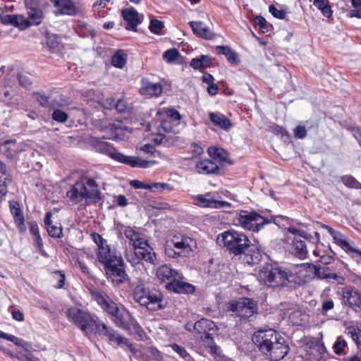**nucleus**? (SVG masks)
Here are the masks:
<instances>
[{"label":"nucleus","mask_w":361,"mask_h":361,"mask_svg":"<svg viewBox=\"0 0 361 361\" xmlns=\"http://www.w3.org/2000/svg\"><path fill=\"white\" fill-rule=\"evenodd\" d=\"M91 295L103 310L112 317L118 326L135 334L138 339L144 340L145 332L129 312L120 310L114 302L108 300L97 290H91Z\"/></svg>","instance_id":"f257e3e1"},{"label":"nucleus","mask_w":361,"mask_h":361,"mask_svg":"<svg viewBox=\"0 0 361 361\" xmlns=\"http://www.w3.org/2000/svg\"><path fill=\"white\" fill-rule=\"evenodd\" d=\"M99 179L100 176L98 173L81 176L67 191V198L73 204H77L82 200L87 204L98 202L101 200V192L97 183Z\"/></svg>","instance_id":"f03ea898"},{"label":"nucleus","mask_w":361,"mask_h":361,"mask_svg":"<svg viewBox=\"0 0 361 361\" xmlns=\"http://www.w3.org/2000/svg\"><path fill=\"white\" fill-rule=\"evenodd\" d=\"M217 240L221 242L226 250L235 256L244 254L251 243L245 233L234 229H230L219 234Z\"/></svg>","instance_id":"7ed1b4c3"},{"label":"nucleus","mask_w":361,"mask_h":361,"mask_svg":"<svg viewBox=\"0 0 361 361\" xmlns=\"http://www.w3.org/2000/svg\"><path fill=\"white\" fill-rule=\"evenodd\" d=\"M66 315L69 322L74 324L86 335L94 334L100 322L94 314L76 307L68 308Z\"/></svg>","instance_id":"20e7f679"},{"label":"nucleus","mask_w":361,"mask_h":361,"mask_svg":"<svg viewBox=\"0 0 361 361\" xmlns=\"http://www.w3.org/2000/svg\"><path fill=\"white\" fill-rule=\"evenodd\" d=\"M291 274L278 267L267 265L259 272V280L270 287L287 286L288 283L293 282Z\"/></svg>","instance_id":"39448f33"},{"label":"nucleus","mask_w":361,"mask_h":361,"mask_svg":"<svg viewBox=\"0 0 361 361\" xmlns=\"http://www.w3.org/2000/svg\"><path fill=\"white\" fill-rule=\"evenodd\" d=\"M133 297L135 302L150 311H157L164 307L162 305V294L160 292H149L145 288L144 284L135 286Z\"/></svg>","instance_id":"423d86ee"},{"label":"nucleus","mask_w":361,"mask_h":361,"mask_svg":"<svg viewBox=\"0 0 361 361\" xmlns=\"http://www.w3.org/2000/svg\"><path fill=\"white\" fill-rule=\"evenodd\" d=\"M100 149L102 152L106 154L113 159L129 165L132 167L146 169L157 164V161L154 160L148 161L140 157L126 156L116 149L110 143L108 142H104L102 144Z\"/></svg>","instance_id":"0eeeda50"},{"label":"nucleus","mask_w":361,"mask_h":361,"mask_svg":"<svg viewBox=\"0 0 361 361\" xmlns=\"http://www.w3.org/2000/svg\"><path fill=\"white\" fill-rule=\"evenodd\" d=\"M196 246L194 239L184 235H174L168 240L165 246V254L171 258H176L181 255H188Z\"/></svg>","instance_id":"6e6552de"},{"label":"nucleus","mask_w":361,"mask_h":361,"mask_svg":"<svg viewBox=\"0 0 361 361\" xmlns=\"http://www.w3.org/2000/svg\"><path fill=\"white\" fill-rule=\"evenodd\" d=\"M239 225L244 229L257 232L266 225L265 217L255 211L247 212L242 210L238 216Z\"/></svg>","instance_id":"1a4fd4ad"},{"label":"nucleus","mask_w":361,"mask_h":361,"mask_svg":"<svg viewBox=\"0 0 361 361\" xmlns=\"http://www.w3.org/2000/svg\"><path fill=\"white\" fill-rule=\"evenodd\" d=\"M228 310L242 319H247L257 312V303L251 298H241L238 300L231 301Z\"/></svg>","instance_id":"9d476101"},{"label":"nucleus","mask_w":361,"mask_h":361,"mask_svg":"<svg viewBox=\"0 0 361 361\" xmlns=\"http://www.w3.org/2000/svg\"><path fill=\"white\" fill-rule=\"evenodd\" d=\"M279 332L272 329H259L252 336V341L259 350L266 355L270 350V344L277 338Z\"/></svg>","instance_id":"9b49d317"},{"label":"nucleus","mask_w":361,"mask_h":361,"mask_svg":"<svg viewBox=\"0 0 361 361\" xmlns=\"http://www.w3.org/2000/svg\"><path fill=\"white\" fill-rule=\"evenodd\" d=\"M104 269L106 278L117 285L123 283L128 279L123 257H119L115 262L109 264Z\"/></svg>","instance_id":"f8f14e48"},{"label":"nucleus","mask_w":361,"mask_h":361,"mask_svg":"<svg viewBox=\"0 0 361 361\" xmlns=\"http://www.w3.org/2000/svg\"><path fill=\"white\" fill-rule=\"evenodd\" d=\"M270 350L266 354L271 360L279 361L283 359L289 351V346L286 343L285 338L279 334L277 338L270 344Z\"/></svg>","instance_id":"ddd939ff"},{"label":"nucleus","mask_w":361,"mask_h":361,"mask_svg":"<svg viewBox=\"0 0 361 361\" xmlns=\"http://www.w3.org/2000/svg\"><path fill=\"white\" fill-rule=\"evenodd\" d=\"M342 302L355 311L361 309V294L353 286H345L341 290Z\"/></svg>","instance_id":"4468645a"},{"label":"nucleus","mask_w":361,"mask_h":361,"mask_svg":"<svg viewBox=\"0 0 361 361\" xmlns=\"http://www.w3.org/2000/svg\"><path fill=\"white\" fill-rule=\"evenodd\" d=\"M134 254L135 256V259H128V261L133 265H135L140 260H144L151 264H155L156 263V253L148 242L146 243V245L134 248Z\"/></svg>","instance_id":"2eb2a0df"},{"label":"nucleus","mask_w":361,"mask_h":361,"mask_svg":"<svg viewBox=\"0 0 361 361\" xmlns=\"http://www.w3.org/2000/svg\"><path fill=\"white\" fill-rule=\"evenodd\" d=\"M44 0H27L26 6L27 7L28 18H27V23L28 27L32 25H39L43 19V13L39 8L42 2Z\"/></svg>","instance_id":"dca6fc26"},{"label":"nucleus","mask_w":361,"mask_h":361,"mask_svg":"<svg viewBox=\"0 0 361 361\" xmlns=\"http://www.w3.org/2000/svg\"><path fill=\"white\" fill-rule=\"evenodd\" d=\"M94 334L104 336L107 337L111 342H114L118 345L122 346L123 343H127L126 338L120 336L116 331L108 326L101 321L99 322Z\"/></svg>","instance_id":"f3484780"},{"label":"nucleus","mask_w":361,"mask_h":361,"mask_svg":"<svg viewBox=\"0 0 361 361\" xmlns=\"http://www.w3.org/2000/svg\"><path fill=\"white\" fill-rule=\"evenodd\" d=\"M200 348L198 353L201 355H204L208 353L213 356H220V348L214 343L213 338L209 334L202 335L200 340Z\"/></svg>","instance_id":"a211bd4d"},{"label":"nucleus","mask_w":361,"mask_h":361,"mask_svg":"<svg viewBox=\"0 0 361 361\" xmlns=\"http://www.w3.org/2000/svg\"><path fill=\"white\" fill-rule=\"evenodd\" d=\"M97 256L98 261L103 264L104 268L115 262L119 257H122L121 254L117 253L115 250H111L109 245L97 248Z\"/></svg>","instance_id":"6ab92c4d"},{"label":"nucleus","mask_w":361,"mask_h":361,"mask_svg":"<svg viewBox=\"0 0 361 361\" xmlns=\"http://www.w3.org/2000/svg\"><path fill=\"white\" fill-rule=\"evenodd\" d=\"M156 276L160 283H166V284L176 278H183L180 273L172 269L171 267L168 264H163L157 267L156 270Z\"/></svg>","instance_id":"aec40b11"},{"label":"nucleus","mask_w":361,"mask_h":361,"mask_svg":"<svg viewBox=\"0 0 361 361\" xmlns=\"http://www.w3.org/2000/svg\"><path fill=\"white\" fill-rule=\"evenodd\" d=\"M180 279L176 278L172 281L167 283L165 285L166 288L168 290L179 294H191L195 293V286L188 282L180 281Z\"/></svg>","instance_id":"412c9836"},{"label":"nucleus","mask_w":361,"mask_h":361,"mask_svg":"<svg viewBox=\"0 0 361 361\" xmlns=\"http://www.w3.org/2000/svg\"><path fill=\"white\" fill-rule=\"evenodd\" d=\"M122 16L128 23L127 30L136 31L137 25L142 21L143 16H140L138 12L133 7L122 11Z\"/></svg>","instance_id":"4be33fe9"},{"label":"nucleus","mask_w":361,"mask_h":361,"mask_svg":"<svg viewBox=\"0 0 361 361\" xmlns=\"http://www.w3.org/2000/svg\"><path fill=\"white\" fill-rule=\"evenodd\" d=\"M2 25H11L18 28L20 30H24L28 28L27 23V18L21 14H6L3 13Z\"/></svg>","instance_id":"5701e85b"},{"label":"nucleus","mask_w":361,"mask_h":361,"mask_svg":"<svg viewBox=\"0 0 361 361\" xmlns=\"http://www.w3.org/2000/svg\"><path fill=\"white\" fill-rule=\"evenodd\" d=\"M296 274L298 275V281L295 283H305L313 280V269L314 264L312 263H302L297 265Z\"/></svg>","instance_id":"b1692460"},{"label":"nucleus","mask_w":361,"mask_h":361,"mask_svg":"<svg viewBox=\"0 0 361 361\" xmlns=\"http://www.w3.org/2000/svg\"><path fill=\"white\" fill-rule=\"evenodd\" d=\"M195 35L204 39H212L214 34L208 26L202 21H190L188 23Z\"/></svg>","instance_id":"393cba45"},{"label":"nucleus","mask_w":361,"mask_h":361,"mask_svg":"<svg viewBox=\"0 0 361 361\" xmlns=\"http://www.w3.org/2000/svg\"><path fill=\"white\" fill-rule=\"evenodd\" d=\"M195 199L197 200V204L202 207L222 208L228 204L225 201L214 200L209 192L204 195H198Z\"/></svg>","instance_id":"a878e982"},{"label":"nucleus","mask_w":361,"mask_h":361,"mask_svg":"<svg viewBox=\"0 0 361 361\" xmlns=\"http://www.w3.org/2000/svg\"><path fill=\"white\" fill-rule=\"evenodd\" d=\"M177 123L170 121V119H164L161 121L159 126H152L151 123H148L147 126V131L151 132L152 133H157L159 135H162V133H176Z\"/></svg>","instance_id":"bb28decb"},{"label":"nucleus","mask_w":361,"mask_h":361,"mask_svg":"<svg viewBox=\"0 0 361 361\" xmlns=\"http://www.w3.org/2000/svg\"><path fill=\"white\" fill-rule=\"evenodd\" d=\"M124 235L126 238L129 240V243L133 248L146 245V243L148 242L147 240L145 238L143 234L136 231L133 228L130 226L126 228Z\"/></svg>","instance_id":"cd10ccee"},{"label":"nucleus","mask_w":361,"mask_h":361,"mask_svg":"<svg viewBox=\"0 0 361 361\" xmlns=\"http://www.w3.org/2000/svg\"><path fill=\"white\" fill-rule=\"evenodd\" d=\"M54 6L56 8V14L73 16L76 13V8L71 0H54Z\"/></svg>","instance_id":"c85d7f7f"},{"label":"nucleus","mask_w":361,"mask_h":361,"mask_svg":"<svg viewBox=\"0 0 361 361\" xmlns=\"http://www.w3.org/2000/svg\"><path fill=\"white\" fill-rule=\"evenodd\" d=\"M195 170L198 173L209 175L217 174L220 169L216 164L213 161L210 159H204L196 164Z\"/></svg>","instance_id":"c756f323"},{"label":"nucleus","mask_w":361,"mask_h":361,"mask_svg":"<svg viewBox=\"0 0 361 361\" xmlns=\"http://www.w3.org/2000/svg\"><path fill=\"white\" fill-rule=\"evenodd\" d=\"M291 252L300 259H306L308 255V250L305 242L295 237L291 242Z\"/></svg>","instance_id":"7c9ffc66"},{"label":"nucleus","mask_w":361,"mask_h":361,"mask_svg":"<svg viewBox=\"0 0 361 361\" xmlns=\"http://www.w3.org/2000/svg\"><path fill=\"white\" fill-rule=\"evenodd\" d=\"M140 92L148 97H159L162 92V85L159 82H151L149 81H142Z\"/></svg>","instance_id":"2f4dec72"},{"label":"nucleus","mask_w":361,"mask_h":361,"mask_svg":"<svg viewBox=\"0 0 361 361\" xmlns=\"http://www.w3.org/2000/svg\"><path fill=\"white\" fill-rule=\"evenodd\" d=\"M2 153L8 159L16 157L20 152L16 140H7L2 143Z\"/></svg>","instance_id":"473e14b6"},{"label":"nucleus","mask_w":361,"mask_h":361,"mask_svg":"<svg viewBox=\"0 0 361 361\" xmlns=\"http://www.w3.org/2000/svg\"><path fill=\"white\" fill-rule=\"evenodd\" d=\"M51 216L52 214L51 212H48L46 213L44 221L47 231L49 235L52 238H61L63 235L62 228L61 226L52 225Z\"/></svg>","instance_id":"72a5a7b5"},{"label":"nucleus","mask_w":361,"mask_h":361,"mask_svg":"<svg viewBox=\"0 0 361 361\" xmlns=\"http://www.w3.org/2000/svg\"><path fill=\"white\" fill-rule=\"evenodd\" d=\"M210 121L221 129L227 130L231 126V121L224 114L212 112L209 114Z\"/></svg>","instance_id":"f704fd0d"},{"label":"nucleus","mask_w":361,"mask_h":361,"mask_svg":"<svg viewBox=\"0 0 361 361\" xmlns=\"http://www.w3.org/2000/svg\"><path fill=\"white\" fill-rule=\"evenodd\" d=\"M215 326L212 320L202 318L195 323L193 329L197 333L205 335L209 334L208 331L214 329Z\"/></svg>","instance_id":"c9c22d12"},{"label":"nucleus","mask_w":361,"mask_h":361,"mask_svg":"<svg viewBox=\"0 0 361 361\" xmlns=\"http://www.w3.org/2000/svg\"><path fill=\"white\" fill-rule=\"evenodd\" d=\"M216 51L218 54L224 55L232 64H236L239 61L237 53L228 46H216Z\"/></svg>","instance_id":"e433bc0d"},{"label":"nucleus","mask_w":361,"mask_h":361,"mask_svg":"<svg viewBox=\"0 0 361 361\" xmlns=\"http://www.w3.org/2000/svg\"><path fill=\"white\" fill-rule=\"evenodd\" d=\"M212 63L211 57L208 55H201L199 57L194 58L190 61V66L195 70L206 68L209 67Z\"/></svg>","instance_id":"4c0bfd02"},{"label":"nucleus","mask_w":361,"mask_h":361,"mask_svg":"<svg viewBox=\"0 0 361 361\" xmlns=\"http://www.w3.org/2000/svg\"><path fill=\"white\" fill-rule=\"evenodd\" d=\"M126 61L127 54L123 50L116 51L111 58V64L118 68H122Z\"/></svg>","instance_id":"58836bf2"},{"label":"nucleus","mask_w":361,"mask_h":361,"mask_svg":"<svg viewBox=\"0 0 361 361\" xmlns=\"http://www.w3.org/2000/svg\"><path fill=\"white\" fill-rule=\"evenodd\" d=\"M335 243L339 245L342 249H343L347 252H356L357 250L354 249L349 243L345 240L343 238V235L338 232V235H335L334 238Z\"/></svg>","instance_id":"ea45409f"},{"label":"nucleus","mask_w":361,"mask_h":361,"mask_svg":"<svg viewBox=\"0 0 361 361\" xmlns=\"http://www.w3.org/2000/svg\"><path fill=\"white\" fill-rule=\"evenodd\" d=\"M180 58V54L177 49L172 48L164 51L163 54V59L166 62L172 63L179 60Z\"/></svg>","instance_id":"a19ab883"},{"label":"nucleus","mask_w":361,"mask_h":361,"mask_svg":"<svg viewBox=\"0 0 361 361\" xmlns=\"http://www.w3.org/2000/svg\"><path fill=\"white\" fill-rule=\"evenodd\" d=\"M313 4L322 11L325 17L330 18L332 15V11L325 0H314Z\"/></svg>","instance_id":"79ce46f5"},{"label":"nucleus","mask_w":361,"mask_h":361,"mask_svg":"<svg viewBox=\"0 0 361 361\" xmlns=\"http://www.w3.org/2000/svg\"><path fill=\"white\" fill-rule=\"evenodd\" d=\"M341 180L349 188L361 189V183L350 175H346L341 177Z\"/></svg>","instance_id":"37998d69"},{"label":"nucleus","mask_w":361,"mask_h":361,"mask_svg":"<svg viewBox=\"0 0 361 361\" xmlns=\"http://www.w3.org/2000/svg\"><path fill=\"white\" fill-rule=\"evenodd\" d=\"M149 360H159L161 358V353L154 347H147L142 349L140 353Z\"/></svg>","instance_id":"c03bdc74"},{"label":"nucleus","mask_w":361,"mask_h":361,"mask_svg":"<svg viewBox=\"0 0 361 361\" xmlns=\"http://www.w3.org/2000/svg\"><path fill=\"white\" fill-rule=\"evenodd\" d=\"M266 224L274 223L276 226L281 227L285 226V223H287L288 218L282 215L278 216H270L265 217Z\"/></svg>","instance_id":"a18cd8bd"},{"label":"nucleus","mask_w":361,"mask_h":361,"mask_svg":"<svg viewBox=\"0 0 361 361\" xmlns=\"http://www.w3.org/2000/svg\"><path fill=\"white\" fill-rule=\"evenodd\" d=\"M353 9L350 10L348 16L350 18H361V0H351Z\"/></svg>","instance_id":"49530a36"},{"label":"nucleus","mask_w":361,"mask_h":361,"mask_svg":"<svg viewBox=\"0 0 361 361\" xmlns=\"http://www.w3.org/2000/svg\"><path fill=\"white\" fill-rule=\"evenodd\" d=\"M348 334L350 335L352 339L356 343L357 348L361 350V329L355 328L348 329Z\"/></svg>","instance_id":"de8ad7c7"},{"label":"nucleus","mask_w":361,"mask_h":361,"mask_svg":"<svg viewBox=\"0 0 361 361\" xmlns=\"http://www.w3.org/2000/svg\"><path fill=\"white\" fill-rule=\"evenodd\" d=\"M346 346L347 343L345 340L341 336H339L337 338L336 342L334 343L333 348L335 353L339 355L343 352Z\"/></svg>","instance_id":"09e8293b"},{"label":"nucleus","mask_w":361,"mask_h":361,"mask_svg":"<svg viewBox=\"0 0 361 361\" xmlns=\"http://www.w3.org/2000/svg\"><path fill=\"white\" fill-rule=\"evenodd\" d=\"M171 348L177 353L182 358H183L185 361H191L192 357L190 354L186 351V350L177 344H173L171 345Z\"/></svg>","instance_id":"8fccbe9b"},{"label":"nucleus","mask_w":361,"mask_h":361,"mask_svg":"<svg viewBox=\"0 0 361 361\" xmlns=\"http://www.w3.org/2000/svg\"><path fill=\"white\" fill-rule=\"evenodd\" d=\"M68 118V114L60 109H56L53 111L52 119L55 121L65 123Z\"/></svg>","instance_id":"3c124183"},{"label":"nucleus","mask_w":361,"mask_h":361,"mask_svg":"<svg viewBox=\"0 0 361 361\" xmlns=\"http://www.w3.org/2000/svg\"><path fill=\"white\" fill-rule=\"evenodd\" d=\"M11 181L12 180L9 177L0 176V194L2 196L6 195L8 192L7 187L11 183Z\"/></svg>","instance_id":"603ef678"},{"label":"nucleus","mask_w":361,"mask_h":361,"mask_svg":"<svg viewBox=\"0 0 361 361\" xmlns=\"http://www.w3.org/2000/svg\"><path fill=\"white\" fill-rule=\"evenodd\" d=\"M163 27H164L163 22H161L159 20H157V19L151 20L149 28L152 32L155 33V34H159L161 32Z\"/></svg>","instance_id":"864d4df0"},{"label":"nucleus","mask_w":361,"mask_h":361,"mask_svg":"<svg viewBox=\"0 0 361 361\" xmlns=\"http://www.w3.org/2000/svg\"><path fill=\"white\" fill-rule=\"evenodd\" d=\"M167 119H170V121L176 123L177 124L179 123L180 120L181 119V115L180 113L175 109H169L167 112Z\"/></svg>","instance_id":"5fc2aeb1"},{"label":"nucleus","mask_w":361,"mask_h":361,"mask_svg":"<svg viewBox=\"0 0 361 361\" xmlns=\"http://www.w3.org/2000/svg\"><path fill=\"white\" fill-rule=\"evenodd\" d=\"M46 43L48 47L51 49H54L59 44V37L55 35H47L46 37Z\"/></svg>","instance_id":"6e6d98bb"},{"label":"nucleus","mask_w":361,"mask_h":361,"mask_svg":"<svg viewBox=\"0 0 361 361\" xmlns=\"http://www.w3.org/2000/svg\"><path fill=\"white\" fill-rule=\"evenodd\" d=\"M14 223L16 225L17 228L21 233H24L26 231V226L25 224V219L23 214L15 216Z\"/></svg>","instance_id":"4d7b16f0"},{"label":"nucleus","mask_w":361,"mask_h":361,"mask_svg":"<svg viewBox=\"0 0 361 361\" xmlns=\"http://www.w3.org/2000/svg\"><path fill=\"white\" fill-rule=\"evenodd\" d=\"M269 11L274 17L279 19H284L286 16V12L285 11L278 10L274 5L269 6Z\"/></svg>","instance_id":"13d9d810"},{"label":"nucleus","mask_w":361,"mask_h":361,"mask_svg":"<svg viewBox=\"0 0 361 361\" xmlns=\"http://www.w3.org/2000/svg\"><path fill=\"white\" fill-rule=\"evenodd\" d=\"M94 242L97 244V248L104 247L108 245L106 240L104 239L101 235L94 233L92 235Z\"/></svg>","instance_id":"bf43d9fd"},{"label":"nucleus","mask_w":361,"mask_h":361,"mask_svg":"<svg viewBox=\"0 0 361 361\" xmlns=\"http://www.w3.org/2000/svg\"><path fill=\"white\" fill-rule=\"evenodd\" d=\"M294 136L298 139H303L307 135V130L305 126L299 125L293 130Z\"/></svg>","instance_id":"052dcab7"},{"label":"nucleus","mask_w":361,"mask_h":361,"mask_svg":"<svg viewBox=\"0 0 361 361\" xmlns=\"http://www.w3.org/2000/svg\"><path fill=\"white\" fill-rule=\"evenodd\" d=\"M10 211L13 218L23 214L18 202L13 201L10 202Z\"/></svg>","instance_id":"680f3d73"},{"label":"nucleus","mask_w":361,"mask_h":361,"mask_svg":"<svg viewBox=\"0 0 361 361\" xmlns=\"http://www.w3.org/2000/svg\"><path fill=\"white\" fill-rule=\"evenodd\" d=\"M10 211L13 218L23 214L18 202L13 201L10 202Z\"/></svg>","instance_id":"e2e57ef3"},{"label":"nucleus","mask_w":361,"mask_h":361,"mask_svg":"<svg viewBox=\"0 0 361 361\" xmlns=\"http://www.w3.org/2000/svg\"><path fill=\"white\" fill-rule=\"evenodd\" d=\"M334 307V302L332 300H325L322 303V313L325 314L328 311L332 310Z\"/></svg>","instance_id":"0e129e2a"},{"label":"nucleus","mask_w":361,"mask_h":361,"mask_svg":"<svg viewBox=\"0 0 361 361\" xmlns=\"http://www.w3.org/2000/svg\"><path fill=\"white\" fill-rule=\"evenodd\" d=\"M122 347H126L131 353L132 355L139 358L140 357V353L137 349L135 348V346L130 342V341L127 338V343H123L122 345Z\"/></svg>","instance_id":"69168bd1"},{"label":"nucleus","mask_w":361,"mask_h":361,"mask_svg":"<svg viewBox=\"0 0 361 361\" xmlns=\"http://www.w3.org/2000/svg\"><path fill=\"white\" fill-rule=\"evenodd\" d=\"M18 79L20 85L25 88H28L32 83L30 79L28 77L22 74H18Z\"/></svg>","instance_id":"338daca9"},{"label":"nucleus","mask_w":361,"mask_h":361,"mask_svg":"<svg viewBox=\"0 0 361 361\" xmlns=\"http://www.w3.org/2000/svg\"><path fill=\"white\" fill-rule=\"evenodd\" d=\"M130 185L135 189H146L149 190V184L145 183L138 180H133Z\"/></svg>","instance_id":"774afa93"}]
</instances>
